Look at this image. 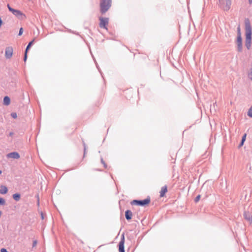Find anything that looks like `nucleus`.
Returning <instances> with one entry per match:
<instances>
[{"label":"nucleus","mask_w":252,"mask_h":252,"mask_svg":"<svg viewBox=\"0 0 252 252\" xmlns=\"http://www.w3.org/2000/svg\"><path fill=\"white\" fill-rule=\"evenodd\" d=\"M13 199L16 201H18L20 199V194L19 193H15L13 195Z\"/></svg>","instance_id":"obj_17"},{"label":"nucleus","mask_w":252,"mask_h":252,"mask_svg":"<svg viewBox=\"0 0 252 252\" xmlns=\"http://www.w3.org/2000/svg\"><path fill=\"white\" fill-rule=\"evenodd\" d=\"M124 244H125V237L124 235H122L121 240L119 244V252H125V248H124Z\"/></svg>","instance_id":"obj_7"},{"label":"nucleus","mask_w":252,"mask_h":252,"mask_svg":"<svg viewBox=\"0 0 252 252\" xmlns=\"http://www.w3.org/2000/svg\"><path fill=\"white\" fill-rule=\"evenodd\" d=\"M237 36H241V32H240V27H238L237 28Z\"/></svg>","instance_id":"obj_25"},{"label":"nucleus","mask_w":252,"mask_h":252,"mask_svg":"<svg viewBox=\"0 0 252 252\" xmlns=\"http://www.w3.org/2000/svg\"><path fill=\"white\" fill-rule=\"evenodd\" d=\"M246 135L247 134H245L243 137H242V141H241V143L240 144V146H242L244 144V142H245V141L246 140Z\"/></svg>","instance_id":"obj_18"},{"label":"nucleus","mask_w":252,"mask_h":252,"mask_svg":"<svg viewBox=\"0 0 252 252\" xmlns=\"http://www.w3.org/2000/svg\"><path fill=\"white\" fill-rule=\"evenodd\" d=\"M2 20H1V19L0 18V27H1V25H2Z\"/></svg>","instance_id":"obj_32"},{"label":"nucleus","mask_w":252,"mask_h":252,"mask_svg":"<svg viewBox=\"0 0 252 252\" xmlns=\"http://www.w3.org/2000/svg\"><path fill=\"white\" fill-rule=\"evenodd\" d=\"M167 192V187L166 186H165L161 189L160 191V196L162 197L164 196L165 193Z\"/></svg>","instance_id":"obj_11"},{"label":"nucleus","mask_w":252,"mask_h":252,"mask_svg":"<svg viewBox=\"0 0 252 252\" xmlns=\"http://www.w3.org/2000/svg\"><path fill=\"white\" fill-rule=\"evenodd\" d=\"M219 6L224 11L230 9L231 5V0H219Z\"/></svg>","instance_id":"obj_3"},{"label":"nucleus","mask_w":252,"mask_h":252,"mask_svg":"<svg viewBox=\"0 0 252 252\" xmlns=\"http://www.w3.org/2000/svg\"><path fill=\"white\" fill-rule=\"evenodd\" d=\"M200 195H197L196 198H195V202H197L199 200H200Z\"/></svg>","instance_id":"obj_24"},{"label":"nucleus","mask_w":252,"mask_h":252,"mask_svg":"<svg viewBox=\"0 0 252 252\" xmlns=\"http://www.w3.org/2000/svg\"><path fill=\"white\" fill-rule=\"evenodd\" d=\"M14 15L20 19H23L25 16L24 15H23V13L18 10H16L14 13Z\"/></svg>","instance_id":"obj_12"},{"label":"nucleus","mask_w":252,"mask_h":252,"mask_svg":"<svg viewBox=\"0 0 252 252\" xmlns=\"http://www.w3.org/2000/svg\"><path fill=\"white\" fill-rule=\"evenodd\" d=\"M7 192V189L4 186H1L0 187V194H6Z\"/></svg>","instance_id":"obj_15"},{"label":"nucleus","mask_w":252,"mask_h":252,"mask_svg":"<svg viewBox=\"0 0 252 252\" xmlns=\"http://www.w3.org/2000/svg\"><path fill=\"white\" fill-rule=\"evenodd\" d=\"M101 162H102V164L104 165V166L105 168H106V164H105V162H104V161L103 160V159H101Z\"/></svg>","instance_id":"obj_31"},{"label":"nucleus","mask_w":252,"mask_h":252,"mask_svg":"<svg viewBox=\"0 0 252 252\" xmlns=\"http://www.w3.org/2000/svg\"><path fill=\"white\" fill-rule=\"evenodd\" d=\"M1 252H8L5 249L2 248L0 250Z\"/></svg>","instance_id":"obj_28"},{"label":"nucleus","mask_w":252,"mask_h":252,"mask_svg":"<svg viewBox=\"0 0 252 252\" xmlns=\"http://www.w3.org/2000/svg\"><path fill=\"white\" fill-rule=\"evenodd\" d=\"M5 203V200L2 198H0V205H4Z\"/></svg>","instance_id":"obj_21"},{"label":"nucleus","mask_w":252,"mask_h":252,"mask_svg":"<svg viewBox=\"0 0 252 252\" xmlns=\"http://www.w3.org/2000/svg\"><path fill=\"white\" fill-rule=\"evenodd\" d=\"M36 198H37V205H39V197L38 195H37L36 196Z\"/></svg>","instance_id":"obj_27"},{"label":"nucleus","mask_w":252,"mask_h":252,"mask_svg":"<svg viewBox=\"0 0 252 252\" xmlns=\"http://www.w3.org/2000/svg\"><path fill=\"white\" fill-rule=\"evenodd\" d=\"M244 217L245 219L248 221L250 223H252V215L250 213L246 212H245L244 214Z\"/></svg>","instance_id":"obj_10"},{"label":"nucleus","mask_w":252,"mask_h":252,"mask_svg":"<svg viewBox=\"0 0 252 252\" xmlns=\"http://www.w3.org/2000/svg\"><path fill=\"white\" fill-rule=\"evenodd\" d=\"M249 1L250 4L252 3V0H249Z\"/></svg>","instance_id":"obj_33"},{"label":"nucleus","mask_w":252,"mask_h":252,"mask_svg":"<svg viewBox=\"0 0 252 252\" xmlns=\"http://www.w3.org/2000/svg\"><path fill=\"white\" fill-rule=\"evenodd\" d=\"M36 244H37L36 241H34L33 242V243H32V247L36 246Z\"/></svg>","instance_id":"obj_30"},{"label":"nucleus","mask_w":252,"mask_h":252,"mask_svg":"<svg viewBox=\"0 0 252 252\" xmlns=\"http://www.w3.org/2000/svg\"><path fill=\"white\" fill-rule=\"evenodd\" d=\"M11 116L14 119H16L17 118V114L16 113H12L11 114Z\"/></svg>","instance_id":"obj_23"},{"label":"nucleus","mask_w":252,"mask_h":252,"mask_svg":"<svg viewBox=\"0 0 252 252\" xmlns=\"http://www.w3.org/2000/svg\"><path fill=\"white\" fill-rule=\"evenodd\" d=\"M151 202V198L150 197H147L146 199L143 200H133L131 202V204L137 205L141 206H148Z\"/></svg>","instance_id":"obj_4"},{"label":"nucleus","mask_w":252,"mask_h":252,"mask_svg":"<svg viewBox=\"0 0 252 252\" xmlns=\"http://www.w3.org/2000/svg\"><path fill=\"white\" fill-rule=\"evenodd\" d=\"M85 153H86V152H85V151H84V157H85Z\"/></svg>","instance_id":"obj_34"},{"label":"nucleus","mask_w":252,"mask_h":252,"mask_svg":"<svg viewBox=\"0 0 252 252\" xmlns=\"http://www.w3.org/2000/svg\"><path fill=\"white\" fill-rule=\"evenodd\" d=\"M126 218L127 220H130L131 219L132 213L130 210H126L125 213Z\"/></svg>","instance_id":"obj_13"},{"label":"nucleus","mask_w":252,"mask_h":252,"mask_svg":"<svg viewBox=\"0 0 252 252\" xmlns=\"http://www.w3.org/2000/svg\"><path fill=\"white\" fill-rule=\"evenodd\" d=\"M23 28H21L19 31V35H21L23 33Z\"/></svg>","instance_id":"obj_26"},{"label":"nucleus","mask_w":252,"mask_h":252,"mask_svg":"<svg viewBox=\"0 0 252 252\" xmlns=\"http://www.w3.org/2000/svg\"><path fill=\"white\" fill-rule=\"evenodd\" d=\"M8 158H12L14 159H18L20 158L19 154L17 152H12L7 155Z\"/></svg>","instance_id":"obj_9"},{"label":"nucleus","mask_w":252,"mask_h":252,"mask_svg":"<svg viewBox=\"0 0 252 252\" xmlns=\"http://www.w3.org/2000/svg\"><path fill=\"white\" fill-rule=\"evenodd\" d=\"M7 7L10 11H11L13 14L15 13V12L16 11V10L14 9L13 8H11L9 4H7Z\"/></svg>","instance_id":"obj_19"},{"label":"nucleus","mask_w":252,"mask_h":252,"mask_svg":"<svg viewBox=\"0 0 252 252\" xmlns=\"http://www.w3.org/2000/svg\"><path fill=\"white\" fill-rule=\"evenodd\" d=\"M32 46V41L30 42L29 43V44L28 45L27 48L26 49L25 52V55H24V60L25 62L26 61L27 58V52L30 49L31 46Z\"/></svg>","instance_id":"obj_14"},{"label":"nucleus","mask_w":252,"mask_h":252,"mask_svg":"<svg viewBox=\"0 0 252 252\" xmlns=\"http://www.w3.org/2000/svg\"><path fill=\"white\" fill-rule=\"evenodd\" d=\"M2 173L1 171L0 170V174H1Z\"/></svg>","instance_id":"obj_35"},{"label":"nucleus","mask_w":252,"mask_h":252,"mask_svg":"<svg viewBox=\"0 0 252 252\" xmlns=\"http://www.w3.org/2000/svg\"><path fill=\"white\" fill-rule=\"evenodd\" d=\"M245 46L248 50L251 48L252 44V28L248 19L245 20Z\"/></svg>","instance_id":"obj_1"},{"label":"nucleus","mask_w":252,"mask_h":252,"mask_svg":"<svg viewBox=\"0 0 252 252\" xmlns=\"http://www.w3.org/2000/svg\"><path fill=\"white\" fill-rule=\"evenodd\" d=\"M99 20H100V23H99L100 27L101 28H104L106 30H107V26L108 24V21H109L108 18L100 17Z\"/></svg>","instance_id":"obj_5"},{"label":"nucleus","mask_w":252,"mask_h":252,"mask_svg":"<svg viewBox=\"0 0 252 252\" xmlns=\"http://www.w3.org/2000/svg\"><path fill=\"white\" fill-rule=\"evenodd\" d=\"M249 77L252 81V73L249 75Z\"/></svg>","instance_id":"obj_29"},{"label":"nucleus","mask_w":252,"mask_h":252,"mask_svg":"<svg viewBox=\"0 0 252 252\" xmlns=\"http://www.w3.org/2000/svg\"><path fill=\"white\" fill-rule=\"evenodd\" d=\"M237 44L238 51L241 52L242 51V38L241 36H237Z\"/></svg>","instance_id":"obj_8"},{"label":"nucleus","mask_w":252,"mask_h":252,"mask_svg":"<svg viewBox=\"0 0 252 252\" xmlns=\"http://www.w3.org/2000/svg\"><path fill=\"white\" fill-rule=\"evenodd\" d=\"M10 103V99L8 96H5L3 98V104L5 105H8Z\"/></svg>","instance_id":"obj_16"},{"label":"nucleus","mask_w":252,"mask_h":252,"mask_svg":"<svg viewBox=\"0 0 252 252\" xmlns=\"http://www.w3.org/2000/svg\"><path fill=\"white\" fill-rule=\"evenodd\" d=\"M111 0H101L100 2V12L105 13L111 6Z\"/></svg>","instance_id":"obj_2"},{"label":"nucleus","mask_w":252,"mask_h":252,"mask_svg":"<svg viewBox=\"0 0 252 252\" xmlns=\"http://www.w3.org/2000/svg\"><path fill=\"white\" fill-rule=\"evenodd\" d=\"M13 53V49L12 47H7L5 49V56L6 59H10Z\"/></svg>","instance_id":"obj_6"},{"label":"nucleus","mask_w":252,"mask_h":252,"mask_svg":"<svg viewBox=\"0 0 252 252\" xmlns=\"http://www.w3.org/2000/svg\"><path fill=\"white\" fill-rule=\"evenodd\" d=\"M248 115L252 118V106L250 108L248 113Z\"/></svg>","instance_id":"obj_20"},{"label":"nucleus","mask_w":252,"mask_h":252,"mask_svg":"<svg viewBox=\"0 0 252 252\" xmlns=\"http://www.w3.org/2000/svg\"><path fill=\"white\" fill-rule=\"evenodd\" d=\"M39 213H40V216H41V218L42 220H43L44 219V214L42 212V211L41 210H38Z\"/></svg>","instance_id":"obj_22"}]
</instances>
